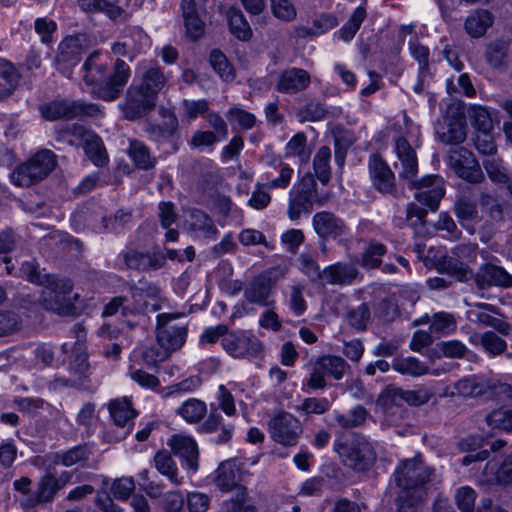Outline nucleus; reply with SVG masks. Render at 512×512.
Instances as JSON below:
<instances>
[{
  "mask_svg": "<svg viewBox=\"0 0 512 512\" xmlns=\"http://www.w3.org/2000/svg\"><path fill=\"white\" fill-rule=\"evenodd\" d=\"M391 367L396 372L411 377H420L429 372L425 363L415 357H396L393 359Z\"/></svg>",
  "mask_w": 512,
  "mask_h": 512,
  "instance_id": "obj_44",
  "label": "nucleus"
},
{
  "mask_svg": "<svg viewBox=\"0 0 512 512\" xmlns=\"http://www.w3.org/2000/svg\"><path fill=\"white\" fill-rule=\"evenodd\" d=\"M492 23L493 17L489 11L477 10L467 17L465 30L470 36L478 38L485 34Z\"/></svg>",
  "mask_w": 512,
  "mask_h": 512,
  "instance_id": "obj_39",
  "label": "nucleus"
},
{
  "mask_svg": "<svg viewBox=\"0 0 512 512\" xmlns=\"http://www.w3.org/2000/svg\"><path fill=\"white\" fill-rule=\"evenodd\" d=\"M387 252L386 246L375 240H371L361 255L360 265L365 269L380 267L382 256Z\"/></svg>",
  "mask_w": 512,
  "mask_h": 512,
  "instance_id": "obj_51",
  "label": "nucleus"
},
{
  "mask_svg": "<svg viewBox=\"0 0 512 512\" xmlns=\"http://www.w3.org/2000/svg\"><path fill=\"white\" fill-rule=\"evenodd\" d=\"M475 344H480L482 348L492 357L505 353L507 342L493 331H486L480 335L471 338Z\"/></svg>",
  "mask_w": 512,
  "mask_h": 512,
  "instance_id": "obj_43",
  "label": "nucleus"
},
{
  "mask_svg": "<svg viewBox=\"0 0 512 512\" xmlns=\"http://www.w3.org/2000/svg\"><path fill=\"white\" fill-rule=\"evenodd\" d=\"M414 186L418 189L415 199L435 211L445 193L442 179L439 176L428 175L419 182H414Z\"/></svg>",
  "mask_w": 512,
  "mask_h": 512,
  "instance_id": "obj_20",
  "label": "nucleus"
},
{
  "mask_svg": "<svg viewBox=\"0 0 512 512\" xmlns=\"http://www.w3.org/2000/svg\"><path fill=\"white\" fill-rule=\"evenodd\" d=\"M366 17L367 10L365 6H358L353 11L348 21L335 33V36L344 42H350L359 31Z\"/></svg>",
  "mask_w": 512,
  "mask_h": 512,
  "instance_id": "obj_42",
  "label": "nucleus"
},
{
  "mask_svg": "<svg viewBox=\"0 0 512 512\" xmlns=\"http://www.w3.org/2000/svg\"><path fill=\"white\" fill-rule=\"evenodd\" d=\"M477 307L485 311L471 312V320L481 326L491 327L503 336H508L511 333V325L500 318L492 316L489 312H495L493 305L488 303H478Z\"/></svg>",
  "mask_w": 512,
  "mask_h": 512,
  "instance_id": "obj_34",
  "label": "nucleus"
},
{
  "mask_svg": "<svg viewBox=\"0 0 512 512\" xmlns=\"http://www.w3.org/2000/svg\"><path fill=\"white\" fill-rule=\"evenodd\" d=\"M188 224L190 231L199 239L215 240L219 234L212 218L201 210L190 212Z\"/></svg>",
  "mask_w": 512,
  "mask_h": 512,
  "instance_id": "obj_32",
  "label": "nucleus"
},
{
  "mask_svg": "<svg viewBox=\"0 0 512 512\" xmlns=\"http://www.w3.org/2000/svg\"><path fill=\"white\" fill-rule=\"evenodd\" d=\"M19 276L27 281L42 286L51 275L43 274L38 264L34 261L23 262L19 269Z\"/></svg>",
  "mask_w": 512,
  "mask_h": 512,
  "instance_id": "obj_64",
  "label": "nucleus"
},
{
  "mask_svg": "<svg viewBox=\"0 0 512 512\" xmlns=\"http://www.w3.org/2000/svg\"><path fill=\"white\" fill-rule=\"evenodd\" d=\"M508 45L504 42H495L487 46L485 57L493 68H502L506 65Z\"/></svg>",
  "mask_w": 512,
  "mask_h": 512,
  "instance_id": "obj_61",
  "label": "nucleus"
},
{
  "mask_svg": "<svg viewBox=\"0 0 512 512\" xmlns=\"http://www.w3.org/2000/svg\"><path fill=\"white\" fill-rule=\"evenodd\" d=\"M168 81L162 68L155 64L144 67L141 81L137 84L143 90L148 92L154 98L158 99V94L162 91Z\"/></svg>",
  "mask_w": 512,
  "mask_h": 512,
  "instance_id": "obj_33",
  "label": "nucleus"
},
{
  "mask_svg": "<svg viewBox=\"0 0 512 512\" xmlns=\"http://www.w3.org/2000/svg\"><path fill=\"white\" fill-rule=\"evenodd\" d=\"M331 151L327 146H322L316 152L313 159V167L318 180L326 185L331 179Z\"/></svg>",
  "mask_w": 512,
  "mask_h": 512,
  "instance_id": "obj_49",
  "label": "nucleus"
},
{
  "mask_svg": "<svg viewBox=\"0 0 512 512\" xmlns=\"http://www.w3.org/2000/svg\"><path fill=\"white\" fill-rule=\"evenodd\" d=\"M400 492L397 497L398 512H407L422 502L431 490L435 471L421 459H407L394 472Z\"/></svg>",
  "mask_w": 512,
  "mask_h": 512,
  "instance_id": "obj_2",
  "label": "nucleus"
},
{
  "mask_svg": "<svg viewBox=\"0 0 512 512\" xmlns=\"http://www.w3.org/2000/svg\"><path fill=\"white\" fill-rule=\"evenodd\" d=\"M331 402L326 397H307L296 407V411L305 415H322L329 411Z\"/></svg>",
  "mask_w": 512,
  "mask_h": 512,
  "instance_id": "obj_58",
  "label": "nucleus"
},
{
  "mask_svg": "<svg viewBox=\"0 0 512 512\" xmlns=\"http://www.w3.org/2000/svg\"><path fill=\"white\" fill-rule=\"evenodd\" d=\"M336 451L347 467L358 472L369 469L376 460L372 444L364 440L338 444Z\"/></svg>",
  "mask_w": 512,
  "mask_h": 512,
  "instance_id": "obj_13",
  "label": "nucleus"
},
{
  "mask_svg": "<svg viewBox=\"0 0 512 512\" xmlns=\"http://www.w3.org/2000/svg\"><path fill=\"white\" fill-rule=\"evenodd\" d=\"M274 282L268 275H258L247 283L244 288L245 299L261 307H269L274 301L270 299Z\"/></svg>",
  "mask_w": 512,
  "mask_h": 512,
  "instance_id": "obj_23",
  "label": "nucleus"
},
{
  "mask_svg": "<svg viewBox=\"0 0 512 512\" xmlns=\"http://www.w3.org/2000/svg\"><path fill=\"white\" fill-rule=\"evenodd\" d=\"M268 432L276 443L283 446H296L303 432L298 418L293 414L281 411L268 422Z\"/></svg>",
  "mask_w": 512,
  "mask_h": 512,
  "instance_id": "obj_10",
  "label": "nucleus"
},
{
  "mask_svg": "<svg viewBox=\"0 0 512 512\" xmlns=\"http://www.w3.org/2000/svg\"><path fill=\"white\" fill-rule=\"evenodd\" d=\"M61 489V483L57 477L47 471L38 481L36 491L33 495L21 500L20 504L23 508L29 509L40 504L51 503Z\"/></svg>",
  "mask_w": 512,
  "mask_h": 512,
  "instance_id": "obj_22",
  "label": "nucleus"
},
{
  "mask_svg": "<svg viewBox=\"0 0 512 512\" xmlns=\"http://www.w3.org/2000/svg\"><path fill=\"white\" fill-rule=\"evenodd\" d=\"M311 149L307 145V137L303 132L296 133L286 144L285 157H298L301 163L310 159Z\"/></svg>",
  "mask_w": 512,
  "mask_h": 512,
  "instance_id": "obj_48",
  "label": "nucleus"
},
{
  "mask_svg": "<svg viewBox=\"0 0 512 512\" xmlns=\"http://www.w3.org/2000/svg\"><path fill=\"white\" fill-rule=\"evenodd\" d=\"M181 11L186 34L191 40H198L205 30V23L195 0H182Z\"/></svg>",
  "mask_w": 512,
  "mask_h": 512,
  "instance_id": "obj_31",
  "label": "nucleus"
},
{
  "mask_svg": "<svg viewBox=\"0 0 512 512\" xmlns=\"http://www.w3.org/2000/svg\"><path fill=\"white\" fill-rule=\"evenodd\" d=\"M93 452L88 444H79L64 451L47 455V458L55 465L64 467H87Z\"/></svg>",
  "mask_w": 512,
  "mask_h": 512,
  "instance_id": "obj_28",
  "label": "nucleus"
},
{
  "mask_svg": "<svg viewBox=\"0 0 512 512\" xmlns=\"http://www.w3.org/2000/svg\"><path fill=\"white\" fill-rule=\"evenodd\" d=\"M474 283L478 290H486L490 287H512V275L503 267L492 263L482 264L474 276Z\"/></svg>",
  "mask_w": 512,
  "mask_h": 512,
  "instance_id": "obj_19",
  "label": "nucleus"
},
{
  "mask_svg": "<svg viewBox=\"0 0 512 512\" xmlns=\"http://www.w3.org/2000/svg\"><path fill=\"white\" fill-rule=\"evenodd\" d=\"M247 490L239 488L238 494L225 500L222 504L224 512H257L255 506L246 504Z\"/></svg>",
  "mask_w": 512,
  "mask_h": 512,
  "instance_id": "obj_63",
  "label": "nucleus"
},
{
  "mask_svg": "<svg viewBox=\"0 0 512 512\" xmlns=\"http://www.w3.org/2000/svg\"><path fill=\"white\" fill-rule=\"evenodd\" d=\"M20 75L12 63L0 59V96H9L17 87Z\"/></svg>",
  "mask_w": 512,
  "mask_h": 512,
  "instance_id": "obj_46",
  "label": "nucleus"
},
{
  "mask_svg": "<svg viewBox=\"0 0 512 512\" xmlns=\"http://www.w3.org/2000/svg\"><path fill=\"white\" fill-rule=\"evenodd\" d=\"M227 18L230 31L236 38L243 41L251 38V27L240 9L234 7L230 8L227 11Z\"/></svg>",
  "mask_w": 512,
  "mask_h": 512,
  "instance_id": "obj_47",
  "label": "nucleus"
},
{
  "mask_svg": "<svg viewBox=\"0 0 512 512\" xmlns=\"http://www.w3.org/2000/svg\"><path fill=\"white\" fill-rule=\"evenodd\" d=\"M328 199V195L318 193L314 176L307 173L289 191L288 218L291 221L299 220L302 215H308L312 212L314 204L322 206Z\"/></svg>",
  "mask_w": 512,
  "mask_h": 512,
  "instance_id": "obj_3",
  "label": "nucleus"
},
{
  "mask_svg": "<svg viewBox=\"0 0 512 512\" xmlns=\"http://www.w3.org/2000/svg\"><path fill=\"white\" fill-rule=\"evenodd\" d=\"M441 142L458 147L466 139L465 125L461 119H455L448 123L444 131L438 132Z\"/></svg>",
  "mask_w": 512,
  "mask_h": 512,
  "instance_id": "obj_53",
  "label": "nucleus"
},
{
  "mask_svg": "<svg viewBox=\"0 0 512 512\" xmlns=\"http://www.w3.org/2000/svg\"><path fill=\"white\" fill-rule=\"evenodd\" d=\"M73 343L65 342L62 345L64 353H72L73 359L70 362V374L68 379H57L56 382L63 386H82L88 378L90 367L88 357L85 352L86 329L81 324H76L71 330Z\"/></svg>",
  "mask_w": 512,
  "mask_h": 512,
  "instance_id": "obj_4",
  "label": "nucleus"
},
{
  "mask_svg": "<svg viewBox=\"0 0 512 512\" xmlns=\"http://www.w3.org/2000/svg\"><path fill=\"white\" fill-rule=\"evenodd\" d=\"M128 155L139 169L148 170L156 165L157 159L149 148L141 141L133 139L129 141Z\"/></svg>",
  "mask_w": 512,
  "mask_h": 512,
  "instance_id": "obj_38",
  "label": "nucleus"
},
{
  "mask_svg": "<svg viewBox=\"0 0 512 512\" xmlns=\"http://www.w3.org/2000/svg\"><path fill=\"white\" fill-rule=\"evenodd\" d=\"M455 214L460 222L477 219L478 211L475 201L471 200L467 195L461 194L455 202Z\"/></svg>",
  "mask_w": 512,
  "mask_h": 512,
  "instance_id": "obj_60",
  "label": "nucleus"
},
{
  "mask_svg": "<svg viewBox=\"0 0 512 512\" xmlns=\"http://www.w3.org/2000/svg\"><path fill=\"white\" fill-rule=\"evenodd\" d=\"M84 41L83 37L69 36L59 44L56 65L64 76L70 78L73 68L80 62L85 51Z\"/></svg>",
  "mask_w": 512,
  "mask_h": 512,
  "instance_id": "obj_15",
  "label": "nucleus"
},
{
  "mask_svg": "<svg viewBox=\"0 0 512 512\" xmlns=\"http://www.w3.org/2000/svg\"><path fill=\"white\" fill-rule=\"evenodd\" d=\"M215 485L224 492L236 489V495L239 488H245L240 485L241 470L235 460L222 462L216 470L214 479Z\"/></svg>",
  "mask_w": 512,
  "mask_h": 512,
  "instance_id": "obj_30",
  "label": "nucleus"
},
{
  "mask_svg": "<svg viewBox=\"0 0 512 512\" xmlns=\"http://www.w3.org/2000/svg\"><path fill=\"white\" fill-rule=\"evenodd\" d=\"M369 174L373 186L382 194L396 196L397 186L395 175L387 163L378 155L373 154L369 159Z\"/></svg>",
  "mask_w": 512,
  "mask_h": 512,
  "instance_id": "obj_18",
  "label": "nucleus"
},
{
  "mask_svg": "<svg viewBox=\"0 0 512 512\" xmlns=\"http://www.w3.org/2000/svg\"><path fill=\"white\" fill-rule=\"evenodd\" d=\"M164 118L161 124H148L145 131L148 137L156 142L165 140L173 136L178 127V120L173 112L169 110H162Z\"/></svg>",
  "mask_w": 512,
  "mask_h": 512,
  "instance_id": "obj_36",
  "label": "nucleus"
},
{
  "mask_svg": "<svg viewBox=\"0 0 512 512\" xmlns=\"http://www.w3.org/2000/svg\"><path fill=\"white\" fill-rule=\"evenodd\" d=\"M358 275L359 271L354 264L336 262L322 270L321 284L333 286L351 285Z\"/></svg>",
  "mask_w": 512,
  "mask_h": 512,
  "instance_id": "obj_27",
  "label": "nucleus"
},
{
  "mask_svg": "<svg viewBox=\"0 0 512 512\" xmlns=\"http://www.w3.org/2000/svg\"><path fill=\"white\" fill-rule=\"evenodd\" d=\"M92 133V130L87 129L83 125L74 123L60 129L57 140L66 142L69 145H76L78 141H81L83 144L88 139V135Z\"/></svg>",
  "mask_w": 512,
  "mask_h": 512,
  "instance_id": "obj_54",
  "label": "nucleus"
},
{
  "mask_svg": "<svg viewBox=\"0 0 512 512\" xmlns=\"http://www.w3.org/2000/svg\"><path fill=\"white\" fill-rule=\"evenodd\" d=\"M367 416V410L363 406L357 405L346 414L336 413L335 420L340 427L348 429L364 424Z\"/></svg>",
  "mask_w": 512,
  "mask_h": 512,
  "instance_id": "obj_57",
  "label": "nucleus"
},
{
  "mask_svg": "<svg viewBox=\"0 0 512 512\" xmlns=\"http://www.w3.org/2000/svg\"><path fill=\"white\" fill-rule=\"evenodd\" d=\"M456 325L455 317L452 314L447 312H438L432 317L430 330L431 332L444 335L454 332Z\"/></svg>",
  "mask_w": 512,
  "mask_h": 512,
  "instance_id": "obj_62",
  "label": "nucleus"
},
{
  "mask_svg": "<svg viewBox=\"0 0 512 512\" xmlns=\"http://www.w3.org/2000/svg\"><path fill=\"white\" fill-rule=\"evenodd\" d=\"M122 258L128 269L141 272L157 271L166 264L164 252L159 249L145 251L130 249L122 253Z\"/></svg>",
  "mask_w": 512,
  "mask_h": 512,
  "instance_id": "obj_16",
  "label": "nucleus"
},
{
  "mask_svg": "<svg viewBox=\"0 0 512 512\" xmlns=\"http://www.w3.org/2000/svg\"><path fill=\"white\" fill-rule=\"evenodd\" d=\"M172 451L179 456L187 468L196 471L198 469V446L195 440L186 435H174L168 442Z\"/></svg>",
  "mask_w": 512,
  "mask_h": 512,
  "instance_id": "obj_29",
  "label": "nucleus"
},
{
  "mask_svg": "<svg viewBox=\"0 0 512 512\" xmlns=\"http://www.w3.org/2000/svg\"><path fill=\"white\" fill-rule=\"evenodd\" d=\"M41 115L49 120L57 119L71 120L77 117H102L103 111L95 103H86L76 100H54L39 106Z\"/></svg>",
  "mask_w": 512,
  "mask_h": 512,
  "instance_id": "obj_6",
  "label": "nucleus"
},
{
  "mask_svg": "<svg viewBox=\"0 0 512 512\" xmlns=\"http://www.w3.org/2000/svg\"><path fill=\"white\" fill-rule=\"evenodd\" d=\"M448 165L461 179L477 184L484 180L481 167L474 154L465 147H453L448 153Z\"/></svg>",
  "mask_w": 512,
  "mask_h": 512,
  "instance_id": "obj_12",
  "label": "nucleus"
},
{
  "mask_svg": "<svg viewBox=\"0 0 512 512\" xmlns=\"http://www.w3.org/2000/svg\"><path fill=\"white\" fill-rule=\"evenodd\" d=\"M221 345L236 359L256 358L263 351L262 342L250 331H228L221 339Z\"/></svg>",
  "mask_w": 512,
  "mask_h": 512,
  "instance_id": "obj_9",
  "label": "nucleus"
},
{
  "mask_svg": "<svg viewBox=\"0 0 512 512\" xmlns=\"http://www.w3.org/2000/svg\"><path fill=\"white\" fill-rule=\"evenodd\" d=\"M149 44V37L140 27H128L124 30L119 41L114 42L111 51L118 57L133 61Z\"/></svg>",
  "mask_w": 512,
  "mask_h": 512,
  "instance_id": "obj_14",
  "label": "nucleus"
},
{
  "mask_svg": "<svg viewBox=\"0 0 512 512\" xmlns=\"http://www.w3.org/2000/svg\"><path fill=\"white\" fill-rule=\"evenodd\" d=\"M468 116L472 126L477 132H491L493 129V121L489 111L482 106H470Z\"/></svg>",
  "mask_w": 512,
  "mask_h": 512,
  "instance_id": "obj_56",
  "label": "nucleus"
},
{
  "mask_svg": "<svg viewBox=\"0 0 512 512\" xmlns=\"http://www.w3.org/2000/svg\"><path fill=\"white\" fill-rule=\"evenodd\" d=\"M85 154L97 167H103L108 163V155L102 139L93 131L82 144Z\"/></svg>",
  "mask_w": 512,
  "mask_h": 512,
  "instance_id": "obj_40",
  "label": "nucleus"
},
{
  "mask_svg": "<svg viewBox=\"0 0 512 512\" xmlns=\"http://www.w3.org/2000/svg\"><path fill=\"white\" fill-rule=\"evenodd\" d=\"M42 286V301L46 309L59 315H69L73 311L70 298L73 285L70 280L52 275Z\"/></svg>",
  "mask_w": 512,
  "mask_h": 512,
  "instance_id": "obj_8",
  "label": "nucleus"
},
{
  "mask_svg": "<svg viewBox=\"0 0 512 512\" xmlns=\"http://www.w3.org/2000/svg\"><path fill=\"white\" fill-rule=\"evenodd\" d=\"M99 51H94L85 60L83 81L91 87V94L103 101L112 102L122 93L131 76L129 65L121 58H117L113 71L107 75L108 67L100 61Z\"/></svg>",
  "mask_w": 512,
  "mask_h": 512,
  "instance_id": "obj_1",
  "label": "nucleus"
},
{
  "mask_svg": "<svg viewBox=\"0 0 512 512\" xmlns=\"http://www.w3.org/2000/svg\"><path fill=\"white\" fill-rule=\"evenodd\" d=\"M297 261L299 263V269L311 282H322V270L320 269L315 255L302 253L299 255Z\"/></svg>",
  "mask_w": 512,
  "mask_h": 512,
  "instance_id": "obj_59",
  "label": "nucleus"
},
{
  "mask_svg": "<svg viewBox=\"0 0 512 512\" xmlns=\"http://www.w3.org/2000/svg\"><path fill=\"white\" fill-rule=\"evenodd\" d=\"M438 267L441 271L455 277L460 282L474 280L475 273L464 261L456 259L454 256H442L438 260Z\"/></svg>",
  "mask_w": 512,
  "mask_h": 512,
  "instance_id": "obj_35",
  "label": "nucleus"
},
{
  "mask_svg": "<svg viewBox=\"0 0 512 512\" xmlns=\"http://www.w3.org/2000/svg\"><path fill=\"white\" fill-rule=\"evenodd\" d=\"M156 103V98L137 84H132L128 87L125 98L118 107L126 120L135 121L154 110Z\"/></svg>",
  "mask_w": 512,
  "mask_h": 512,
  "instance_id": "obj_11",
  "label": "nucleus"
},
{
  "mask_svg": "<svg viewBox=\"0 0 512 512\" xmlns=\"http://www.w3.org/2000/svg\"><path fill=\"white\" fill-rule=\"evenodd\" d=\"M131 292L133 301L129 302L126 298V302H123V306L121 307V315L126 319L128 327L133 329L137 323L127 318L140 315L145 312V310L155 312L160 309V305L158 303L149 304V302L145 300L147 296H157L159 294V290L156 287H149L148 290L132 288Z\"/></svg>",
  "mask_w": 512,
  "mask_h": 512,
  "instance_id": "obj_17",
  "label": "nucleus"
},
{
  "mask_svg": "<svg viewBox=\"0 0 512 512\" xmlns=\"http://www.w3.org/2000/svg\"><path fill=\"white\" fill-rule=\"evenodd\" d=\"M155 468L163 476L167 477L175 485L182 483V477L178 476V468L171 454L166 451H158L154 456Z\"/></svg>",
  "mask_w": 512,
  "mask_h": 512,
  "instance_id": "obj_45",
  "label": "nucleus"
},
{
  "mask_svg": "<svg viewBox=\"0 0 512 512\" xmlns=\"http://www.w3.org/2000/svg\"><path fill=\"white\" fill-rule=\"evenodd\" d=\"M317 362L325 373L330 374L336 380L342 379L349 368V365L340 356L324 355L319 357Z\"/></svg>",
  "mask_w": 512,
  "mask_h": 512,
  "instance_id": "obj_55",
  "label": "nucleus"
},
{
  "mask_svg": "<svg viewBox=\"0 0 512 512\" xmlns=\"http://www.w3.org/2000/svg\"><path fill=\"white\" fill-rule=\"evenodd\" d=\"M108 408L115 425L121 429L116 440L125 438L131 431V420L137 415L132 402L126 397L118 398L110 401Z\"/></svg>",
  "mask_w": 512,
  "mask_h": 512,
  "instance_id": "obj_26",
  "label": "nucleus"
},
{
  "mask_svg": "<svg viewBox=\"0 0 512 512\" xmlns=\"http://www.w3.org/2000/svg\"><path fill=\"white\" fill-rule=\"evenodd\" d=\"M181 316L179 313H162L157 316V344L170 355L180 349L187 338V325L175 322Z\"/></svg>",
  "mask_w": 512,
  "mask_h": 512,
  "instance_id": "obj_7",
  "label": "nucleus"
},
{
  "mask_svg": "<svg viewBox=\"0 0 512 512\" xmlns=\"http://www.w3.org/2000/svg\"><path fill=\"white\" fill-rule=\"evenodd\" d=\"M311 84V76L302 68L291 67L283 70L275 84V89L282 94H298Z\"/></svg>",
  "mask_w": 512,
  "mask_h": 512,
  "instance_id": "obj_21",
  "label": "nucleus"
},
{
  "mask_svg": "<svg viewBox=\"0 0 512 512\" xmlns=\"http://www.w3.org/2000/svg\"><path fill=\"white\" fill-rule=\"evenodd\" d=\"M209 63L223 81L231 82L235 79V70L232 64L220 50L211 51Z\"/></svg>",
  "mask_w": 512,
  "mask_h": 512,
  "instance_id": "obj_52",
  "label": "nucleus"
},
{
  "mask_svg": "<svg viewBox=\"0 0 512 512\" xmlns=\"http://www.w3.org/2000/svg\"><path fill=\"white\" fill-rule=\"evenodd\" d=\"M386 393L390 395L394 401L401 399L409 405L420 406L430 401L433 393L427 388H419L417 390H404L396 386H388Z\"/></svg>",
  "mask_w": 512,
  "mask_h": 512,
  "instance_id": "obj_37",
  "label": "nucleus"
},
{
  "mask_svg": "<svg viewBox=\"0 0 512 512\" xmlns=\"http://www.w3.org/2000/svg\"><path fill=\"white\" fill-rule=\"evenodd\" d=\"M395 152L399 161L395 164L396 169L399 170V176L412 180L418 171V160L414 148L404 137H399L395 141Z\"/></svg>",
  "mask_w": 512,
  "mask_h": 512,
  "instance_id": "obj_25",
  "label": "nucleus"
},
{
  "mask_svg": "<svg viewBox=\"0 0 512 512\" xmlns=\"http://www.w3.org/2000/svg\"><path fill=\"white\" fill-rule=\"evenodd\" d=\"M312 225L317 235L322 239H336L347 231L345 222L329 211L317 212L312 218Z\"/></svg>",
  "mask_w": 512,
  "mask_h": 512,
  "instance_id": "obj_24",
  "label": "nucleus"
},
{
  "mask_svg": "<svg viewBox=\"0 0 512 512\" xmlns=\"http://www.w3.org/2000/svg\"><path fill=\"white\" fill-rule=\"evenodd\" d=\"M55 166V154L51 150L43 149L16 167L10 174V179L16 186L28 187L47 177Z\"/></svg>",
  "mask_w": 512,
  "mask_h": 512,
  "instance_id": "obj_5",
  "label": "nucleus"
},
{
  "mask_svg": "<svg viewBox=\"0 0 512 512\" xmlns=\"http://www.w3.org/2000/svg\"><path fill=\"white\" fill-rule=\"evenodd\" d=\"M176 413L186 422L195 424L204 418L207 413V406L200 399L189 398L177 408Z\"/></svg>",
  "mask_w": 512,
  "mask_h": 512,
  "instance_id": "obj_41",
  "label": "nucleus"
},
{
  "mask_svg": "<svg viewBox=\"0 0 512 512\" xmlns=\"http://www.w3.org/2000/svg\"><path fill=\"white\" fill-rule=\"evenodd\" d=\"M486 421L492 428L504 431L512 430V401L491 411L486 416Z\"/></svg>",
  "mask_w": 512,
  "mask_h": 512,
  "instance_id": "obj_50",
  "label": "nucleus"
}]
</instances>
